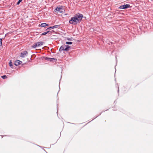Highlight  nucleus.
<instances>
[{
	"label": "nucleus",
	"instance_id": "1",
	"mask_svg": "<svg viewBox=\"0 0 153 153\" xmlns=\"http://www.w3.org/2000/svg\"><path fill=\"white\" fill-rule=\"evenodd\" d=\"M83 17V16L82 14L77 13L71 18L69 21V23L72 25H77L82 21Z\"/></svg>",
	"mask_w": 153,
	"mask_h": 153
},
{
	"label": "nucleus",
	"instance_id": "2",
	"mask_svg": "<svg viewBox=\"0 0 153 153\" xmlns=\"http://www.w3.org/2000/svg\"><path fill=\"white\" fill-rule=\"evenodd\" d=\"M83 17V16L82 14L77 13L71 18L69 21V23L72 25H77L82 21Z\"/></svg>",
	"mask_w": 153,
	"mask_h": 153
},
{
	"label": "nucleus",
	"instance_id": "3",
	"mask_svg": "<svg viewBox=\"0 0 153 153\" xmlns=\"http://www.w3.org/2000/svg\"><path fill=\"white\" fill-rule=\"evenodd\" d=\"M131 7L129 4H126L120 6L118 9H126L129 8H131Z\"/></svg>",
	"mask_w": 153,
	"mask_h": 153
},
{
	"label": "nucleus",
	"instance_id": "4",
	"mask_svg": "<svg viewBox=\"0 0 153 153\" xmlns=\"http://www.w3.org/2000/svg\"><path fill=\"white\" fill-rule=\"evenodd\" d=\"M28 54V52L26 51L22 52L20 55V56L22 58H24L25 56H27Z\"/></svg>",
	"mask_w": 153,
	"mask_h": 153
},
{
	"label": "nucleus",
	"instance_id": "5",
	"mask_svg": "<svg viewBox=\"0 0 153 153\" xmlns=\"http://www.w3.org/2000/svg\"><path fill=\"white\" fill-rule=\"evenodd\" d=\"M60 26V25H55L53 26L50 27L46 29V30H47L48 29L51 30L54 28H58Z\"/></svg>",
	"mask_w": 153,
	"mask_h": 153
},
{
	"label": "nucleus",
	"instance_id": "6",
	"mask_svg": "<svg viewBox=\"0 0 153 153\" xmlns=\"http://www.w3.org/2000/svg\"><path fill=\"white\" fill-rule=\"evenodd\" d=\"M22 62L19 60H17L15 61L14 64L16 66H18L19 65L21 64Z\"/></svg>",
	"mask_w": 153,
	"mask_h": 153
},
{
	"label": "nucleus",
	"instance_id": "7",
	"mask_svg": "<svg viewBox=\"0 0 153 153\" xmlns=\"http://www.w3.org/2000/svg\"><path fill=\"white\" fill-rule=\"evenodd\" d=\"M62 9V6H61V7H57L54 10V11L56 12V11L59 12V11H60V10Z\"/></svg>",
	"mask_w": 153,
	"mask_h": 153
},
{
	"label": "nucleus",
	"instance_id": "8",
	"mask_svg": "<svg viewBox=\"0 0 153 153\" xmlns=\"http://www.w3.org/2000/svg\"><path fill=\"white\" fill-rule=\"evenodd\" d=\"M48 33L49 34H50V35H51V31H50V30L48 31H47L45 32L44 33H42L41 35V36H44L46 35Z\"/></svg>",
	"mask_w": 153,
	"mask_h": 153
},
{
	"label": "nucleus",
	"instance_id": "9",
	"mask_svg": "<svg viewBox=\"0 0 153 153\" xmlns=\"http://www.w3.org/2000/svg\"><path fill=\"white\" fill-rule=\"evenodd\" d=\"M65 46H61L60 48H59V52H61L62 51H65Z\"/></svg>",
	"mask_w": 153,
	"mask_h": 153
},
{
	"label": "nucleus",
	"instance_id": "10",
	"mask_svg": "<svg viewBox=\"0 0 153 153\" xmlns=\"http://www.w3.org/2000/svg\"><path fill=\"white\" fill-rule=\"evenodd\" d=\"M65 51H69L71 48V47L70 46L67 45H65Z\"/></svg>",
	"mask_w": 153,
	"mask_h": 153
},
{
	"label": "nucleus",
	"instance_id": "11",
	"mask_svg": "<svg viewBox=\"0 0 153 153\" xmlns=\"http://www.w3.org/2000/svg\"><path fill=\"white\" fill-rule=\"evenodd\" d=\"M48 25H49L48 24H47L46 23H42L41 24L40 26L42 27H46V26H48Z\"/></svg>",
	"mask_w": 153,
	"mask_h": 153
},
{
	"label": "nucleus",
	"instance_id": "12",
	"mask_svg": "<svg viewBox=\"0 0 153 153\" xmlns=\"http://www.w3.org/2000/svg\"><path fill=\"white\" fill-rule=\"evenodd\" d=\"M9 66L12 68L14 69L13 68V63L11 60H10L9 62Z\"/></svg>",
	"mask_w": 153,
	"mask_h": 153
},
{
	"label": "nucleus",
	"instance_id": "13",
	"mask_svg": "<svg viewBox=\"0 0 153 153\" xmlns=\"http://www.w3.org/2000/svg\"><path fill=\"white\" fill-rule=\"evenodd\" d=\"M37 47H38V45L37 42L35 43L32 46V48L34 49L36 48Z\"/></svg>",
	"mask_w": 153,
	"mask_h": 153
},
{
	"label": "nucleus",
	"instance_id": "14",
	"mask_svg": "<svg viewBox=\"0 0 153 153\" xmlns=\"http://www.w3.org/2000/svg\"><path fill=\"white\" fill-rule=\"evenodd\" d=\"M43 42H37V44L38 47L42 45L43 44Z\"/></svg>",
	"mask_w": 153,
	"mask_h": 153
},
{
	"label": "nucleus",
	"instance_id": "15",
	"mask_svg": "<svg viewBox=\"0 0 153 153\" xmlns=\"http://www.w3.org/2000/svg\"><path fill=\"white\" fill-rule=\"evenodd\" d=\"M53 60H54L55 62H56L57 61V59H56L54 58H50L49 61L50 62H52Z\"/></svg>",
	"mask_w": 153,
	"mask_h": 153
},
{
	"label": "nucleus",
	"instance_id": "16",
	"mask_svg": "<svg viewBox=\"0 0 153 153\" xmlns=\"http://www.w3.org/2000/svg\"><path fill=\"white\" fill-rule=\"evenodd\" d=\"M67 39L68 41H73L74 40V38L72 37H71L70 38H68Z\"/></svg>",
	"mask_w": 153,
	"mask_h": 153
},
{
	"label": "nucleus",
	"instance_id": "17",
	"mask_svg": "<svg viewBox=\"0 0 153 153\" xmlns=\"http://www.w3.org/2000/svg\"><path fill=\"white\" fill-rule=\"evenodd\" d=\"M2 38H0V46L1 47L2 46Z\"/></svg>",
	"mask_w": 153,
	"mask_h": 153
},
{
	"label": "nucleus",
	"instance_id": "18",
	"mask_svg": "<svg viewBox=\"0 0 153 153\" xmlns=\"http://www.w3.org/2000/svg\"><path fill=\"white\" fill-rule=\"evenodd\" d=\"M1 77L4 79H5L7 78V76L6 75H4L3 76H1Z\"/></svg>",
	"mask_w": 153,
	"mask_h": 153
},
{
	"label": "nucleus",
	"instance_id": "19",
	"mask_svg": "<svg viewBox=\"0 0 153 153\" xmlns=\"http://www.w3.org/2000/svg\"><path fill=\"white\" fill-rule=\"evenodd\" d=\"M66 44L67 45H71L72 44V42H66Z\"/></svg>",
	"mask_w": 153,
	"mask_h": 153
},
{
	"label": "nucleus",
	"instance_id": "20",
	"mask_svg": "<svg viewBox=\"0 0 153 153\" xmlns=\"http://www.w3.org/2000/svg\"><path fill=\"white\" fill-rule=\"evenodd\" d=\"M22 0H19L17 2L16 5H19Z\"/></svg>",
	"mask_w": 153,
	"mask_h": 153
},
{
	"label": "nucleus",
	"instance_id": "21",
	"mask_svg": "<svg viewBox=\"0 0 153 153\" xmlns=\"http://www.w3.org/2000/svg\"><path fill=\"white\" fill-rule=\"evenodd\" d=\"M44 59L45 60L49 61L50 58L48 57H45Z\"/></svg>",
	"mask_w": 153,
	"mask_h": 153
},
{
	"label": "nucleus",
	"instance_id": "22",
	"mask_svg": "<svg viewBox=\"0 0 153 153\" xmlns=\"http://www.w3.org/2000/svg\"><path fill=\"white\" fill-rule=\"evenodd\" d=\"M64 11V9H63V7L62 6V10H60V11H59V12L60 13H62V12H63Z\"/></svg>",
	"mask_w": 153,
	"mask_h": 153
},
{
	"label": "nucleus",
	"instance_id": "23",
	"mask_svg": "<svg viewBox=\"0 0 153 153\" xmlns=\"http://www.w3.org/2000/svg\"><path fill=\"white\" fill-rule=\"evenodd\" d=\"M1 136L2 137V138H3V137H4V136L10 137V135H1Z\"/></svg>",
	"mask_w": 153,
	"mask_h": 153
},
{
	"label": "nucleus",
	"instance_id": "24",
	"mask_svg": "<svg viewBox=\"0 0 153 153\" xmlns=\"http://www.w3.org/2000/svg\"><path fill=\"white\" fill-rule=\"evenodd\" d=\"M113 44V43L111 42H110V43H109V45H111Z\"/></svg>",
	"mask_w": 153,
	"mask_h": 153
},
{
	"label": "nucleus",
	"instance_id": "25",
	"mask_svg": "<svg viewBox=\"0 0 153 153\" xmlns=\"http://www.w3.org/2000/svg\"><path fill=\"white\" fill-rule=\"evenodd\" d=\"M118 90L117 91V92H118V93L119 94V87L118 86Z\"/></svg>",
	"mask_w": 153,
	"mask_h": 153
},
{
	"label": "nucleus",
	"instance_id": "26",
	"mask_svg": "<svg viewBox=\"0 0 153 153\" xmlns=\"http://www.w3.org/2000/svg\"><path fill=\"white\" fill-rule=\"evenodd\" d=\"M99 116H96L95 117L94 119H93L92 120H94V119H95L97 117Z\"/></svg>",
	"mask_w": 153,
	"mask_h": 153
},
{
	"label": "nucleus",
	"instance_id": "27",
	"mask_svg": "<svg viewBox=\"0 0 153 153\" xmlns=\"http://www.w3.org/2000/svg\"><path fill=\"white\" fill-rule=\"evenodd\" d=\"M37 145L38 146H39V147H41V148H42V146H39V145Z\"/></svg>",
	"mask_w": 153,
	"mask_h": 153
},
{
	"label": "nucleus",
	"instance_id": "28",
	"mask_svg": "<svg viewBox=\"0 0 153 153\" xmlns=\"http://www.w3.org/2000/svg\"><path fill=\"white\" fill-rule=\"evenodd\" d=\"M51 31V34L52 33V32H54V31L53 30H52Z\"/></svg>",
	"mask_w": 153,
	"mask_h": 153
},
{
	"label": "nucleus",
	"instance_id": "29",
	"mask_svg": "<svg viewBox=\"0 0 153 153\" xmlns=\"http://www.w3.org/2000/svg\"><path fill=\"white\" fill-rule=\"evenodd\" d=\"M115 58H116V61H117V56H115Z\"/></svg>",
	"mask_w": 153,
	"mask_h": 153
},
{
	"label": "nucleus",
	"instance_id": "30",
	"mask_svg": "<svg viewBox=\"0 0 153 153\" xmlns=\"http://www.w3.org/2000/svg\"><path fill=\"white\" fill-rule=\"evenodd\" d=\"M58 108H57V114H58Z\"/></svg>",
	"mask_w": 153,
	"mask_h": 153
},
{
	"label": "nucleus",
	"instance_id": "31",
	"mask_svg": "<svg viewBox=\"0 0 153 153\" xmlns=\"http://www.w3.org/2000/svg\"><path fill=\"white\" fill-rule=\"evenodd\" d=\"M43 150H44V151L46 152V150L45 149H43Z\"/></svg>",
	"mask_w": 153,
	"mask_h": 153
},
{
	"label": "nucleus",
	"instance_id": "32",
	"mask_svg": "<svg viewBox=\"0 0 153 153\" xmlns=\"http://www.w3.org/2000/svg\"><path fill=\"white\" fill-rule=\"evenodd\" d=\"M61 77H62V76H61V79H60V80H61Z\"/></svg>",
	"mask_w": 153,
	"mask_h": 153
},
{
	"label": "nucleus",
	"instance_id": "33",
	"mask_svg": "<svg viewBox=\"0 0 153 153\" xmlns=\"http://www.w3.org/2000/svg\"><path fill=\"white\" fill-rule=\"evenodd\" d=\"M102 113H102H100V114H99V115H101V113Z\"/></svg>",
	"mask_w": 153,
	"mask_h": 153
},
{
	"label": "nucleus",
	"instance_id": "34",
	"mask_svg": "<svg viewBox=\"0 0 153 153\" xmlns=\"http://www.w3.org/2000/svg\"><path fill=\"white\" fill-rule=\"evenodd\" d=\"M32 58V56H31V57H30V59L31 60V58Z\"/></svg>",
	"mask_w": 153,
	"mask_h": 153
},
{
	"label": "nucleus",
	"instance_id": "35",
	"mask_svg": "<svg viewBox=\"0 0 153 153\" xmlns=\"http://www.w3.org/2000/svg\"><path fill=\"white\" fill-rule=\"evenodd\" d=\"M45 152H46V153H48V152L46 151Z\"/></svg>",
	"mask_w": 153,
	"mask_h": 153
}]
</instances>
